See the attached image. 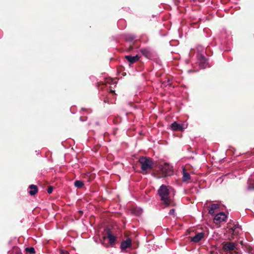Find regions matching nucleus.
I'll use <instances>...</instances> for the list:
<instances>
[{"instance_id":"1","label":"nucleus","mask_w":254,"mask_h":254,"mask_svg":"<svg viewBox=\"0 0 254 254\" xmlns=\"http://www.w3.org/2000/svg\"><path fill=\"white\" fill-rule=\"evenodd\" d=\"M158 194L161 197V200L164 202L165 204H169L171 199L170 196V191L168 187L164 185H162L158 190Z\"/></svg>"},{"instance_id":"2","label":"nucleus","mask_w":254,"mask_h":254,"mask_svg":"<svg viewBox=\"0 0 254 254\" xmlns=\"http://www.w3.org/2000/svg\"><path fill=\"white\" fill-rule=\"evenodd\" d=\"M159 178L171 176L173 174V167L168 163H164L159 166Z\"/></svg>"},{"instance_id":"3","label":"nucleus","mask_w":254,"mask_h":254,"mask_svg":"<svg viewBox=\"0 0 254 254\" xmlns=\"http://www.w3.org/2000/svg\"><path fill=\"white\" fill-rule=\"evenodd\" d=\"M139 161L141 165V169L142 171H147L152 169V162L150 159L141 157Z\"/></svg>"},{"instance_id":"4","label":"nucleus","mask_w":254,"mask_h":254,"mask_svg":"<svg viewBox=\"0 0 254 254\" xmlns=\"http://www.w3.org/2000/svg\"><path fill=\"white\" fill-rule=\"evenodd\" d=\"M188 127V124L186 123L178 124L175 122L171 125V128L173 131H183Z\"/></svg>"},{"instance_id":"5","label":"nucleus","mask_w":254,"mask_h":254,"mask_svg":"<svg viewBox=\"0 0 254 254\" xmlns=\"http://www.w3.org/2000/svg\"><path fill=\"white\" fill-rule=\"evenodd\" d=\"M227 218V216L225 213L220 212L215 216L213 222L215 224L218 225L223 222L226 221Z\"/></svg>"},{"instance_id":"6","label":"nucleus","mask_w":254,"mask_h":254,"mask_svg":"<svg viewBox=\"0 0 254 254\" xmlns=\"http://www.w3.org/2000/svg\"><path fill=\"white\" fill-rule=\"evenodd\" d=\"M231 223L229 222L227 224V228L229 229V233L233 235H236L239 233V230H240V226L239 224H234L233 227H231Z\"/></svg>"},{"instance_id":"7","label":"nucleus","mask_w":254,"mask_h":254,"mask_svg":"<svg viewBox=\"0 0 254 254\" xmlns=\"http://www.w3.org/2000/svg\"><path fill=\"white\" fill-rule=\"evenodd\" d=\"M198 63L200 67L202 68H205L209 66L207 59L202 55L198 56Z\"/></svg>"},{"instance_id":"8","label":"nucleus","mask_w":254,"mask_h":254,"mask_svg":"<svg viewBox=\"0 0 254 254\" xmlns=\"http://www.w3.org/2000/svg\"><path fill=\"white\" fill-rule=\"evenodd\" d=\"M131 247V240L130 238L127 239L126 241L122 242L120 246V248L122 251H125L127 248H129Z\"/></svg>"},{"instance_id":"9","label":"nucleus","mask_w":254,"mask_h":254,"mask_svg":"<svg viewBox=\"0 0 254 254\" xmlns=\"http://www.w3.org/2000/svg\"><path fill=\"white\" fill-rule=\"evenodd\" d=\"M235 248V245L233 243L227 242L223 245V250L225 252L233 251Z\"/></svg>"},{"instance_id":"10","label":"nucleus","mask_w":254,"mask_h":254,"mask_svg":"<svg viewBox=\"0 0 254 254\" xmlns=\"http://www.w3.org/2000/svg\"><path fill=\"white\" fill-rule=\"evenodd\" d=\"M204 237L203 232L198 233L194 237H191V241L194 243H198Z\"/></svg>"},{"instance_id":"11","label":"nucleus","mask_w":254,"mask_h":254,"mask_svg":"<svg viewBox=\"0 0 254 254\" xmlns=\"http://www.w3.org/2000/svg\"><path fill=\"white\" fill-rule=\"evenodd\" d=\"M107 237L109 239V241L111 245L114 246L116 243V237L112 234V233L110 230H108Z\"/></svg>"},{"instance_id":"12","label":"nucleus","mask_w":254,"mask_h":254,"mask_svg":"<svg viewBox=\"0 0 254 254\" xmlns=\"http://www.w3.org/2000/svg\"><path fill=\"white\" fill-rule=\"evenodd\" d=\"M129 211L131 213L136 216L140 215L142 212V210L140 207H130Z\"/></svg>"},{"instance_id":"13","label":"nucleus","mask_w":254,"mask_h":254,"mask_svg":"<svg viewBox=\"0 0 254 254\" xmlns=\"http://www.w3.org/2000/svg\"><path fill=\"white\" fill-rule=\"evenodd\" d=\"M126 59L131 64H133L139 59V57L138 55L134 56H126Z\"/></svg>"},{"instance_id":"14","label":"nucleus","mask_w":254,"mask_h":254,"mask_svg":"<svg viewBox=\"0 0 254 254\" xmlns=\"http://www.w3.org/2000/svg\"><path fill=\"white\" fill-rule=\"evenodd\" d=\"M141 52L143 56L148 59H150L152 57V53L148 49H143L141 50Z\"/></svg>"},{"instance_id":"15","label":"nucleus","mask_w":254,"mask_h":254,"mask_svg":"<svg viewBox=\"0 0 254 254\" xmlns=\"http://www.w3.org/2000/svg\"><path fill=\"white\" fill-rule=\"evenodd\" d=\"M38 191V189L35 185H31L29 186V193L31 195H35Z\"/></svg>"},{"instance_id":"16","label":"nucleus","mask_w":254,"mask_h":254,"mask_svg":"<svg viewBox=\"0 0 254 254\" xmlns=\"http://www.w3.org/2000/svg\"><path fill=\"white\" fill-rule=\"evenodd\" d=\"M248 190H254V179H251L249 181Z\"/></svg>"},{"instance_id":"17","label":"nucleus","mask_w":254,"mask_h":254,"mask_svg":"<svg viewBox=\"0 0 254 254\" xmlns=\"http://www.w3.org/2000/svg\"><path fill=\"white\" fill-rule=\"evenodd\" d=\"M190 179V174L185 172V170L183 171V180L184 182H187L188 180Z\"/></svg>"},{"instance_id":"18","label":"nucleus","mask_w":254,"mask_h":254,"mask_svg":"<svg viewBox=\"0 0 254 254\" xmlns=\"http://www.w3.org/2000/svg\"><path fill=\"white\" fill-rule=\"evenodd\" d=\"M9 254H22L20 250L18 248H14L10 251Z\"/></svg>"},{"instance_id":"19","label":"nucleus","mask_w":254,"mask_h":254,"mask_svg":"<svg viewBox=\"0 0 254 254\" xmlns=\"http://www.w3.org/2000/svg\"><path fill=\"white\" fill-rule=\"evenodd\" d=\"M83 183L82 181H76L75 182H74V186L76 187V188H81V187H82L83 186Z\"/></svg>"},{"instance_id":"20","label":"nucleus","mask_w":254,"mask_h":254,"mask_svg":"<svg viewBox=\"0 0 254 254\" xmlns=\"http://www.w3.org/2000/svg\"><path fill=\"white\" fill-rule=\"evenodd\" d=\"M25 251L26 252L29 253L31 254H35V251L33 247H28L25 249Z\"/></svg>"},{"instance_id":"21","label":"nucleus","mask_w":254,"mask_h":254,"mask_svg":"<svg viewBox=\"0 0 254 254\" xmlns=\"http://www.w3.org/2000/svg\"><path fill=\"white\" fill-rule=\"evenodd\" d=\"M207 206H225L224 205H221V204L218 203H214L210 202V204H208Z\"/></svg>"},{"instance_id":"22","label":"nucleus","mask_w":254,"mask_h":254,"mask_svg":"<svg viewBox=\"0 0 254 254\" xmlns=\"http://www.w3.org/2000/svg\"><path fill=\"white\" fill-rule=\"evenodd\" d=\"M216 207H210V209L209 210V213L213 215L215 212V208Z\"/></svg>"},{"instance_id":"23","label":"nucleus","mask_w":254,"mask_h":254,"mask_svg":"<svg viewBox=\"0 0 254 254\" xmlns=\"http://www.w3.org/2000/svg\"><path fill=\"white\" fill-rule=\"evenodd\" d=\"M175 209H172L170 210L169 214L171 215L175 216Z\"/></svg>"},{"instance_id":"24","label":"nucleus","mask_w":254,"mask_h":254,"mask_svg":"<svg viewBox=\"0 0 254 254\" xmlns=\"http://www.w3.org/2000/svg\"><path fill=\"white\" fill-rule=\"evenodd\" d=\"M60 253V254H69L68 251L64 250H61Z\"/></svg>"},{"instance_id":"25","label":"nucleus","mask_w":254,"mask_h":254,"mask_svg":"<svg viewBox=\"0 0 254 254\" xmlns=\"http://www.w3.org/2000/svg\"><path fill=\"white\" fill-rule=\"evenodd\" d=\"M47 191L49 193H51L53 191V188L52 187H49Z\"/></svg>"},{"instance_id":"26","label":"nucleus","mask_w":254,"mask_h":254,"mask_svg":"<svg viewBox=\"0 0 254 254\" xmlns=\"http://www.w3.org/2000/svg\"><path fill=\"white\" fill-rule=\"evenodd\" d=\"M78 213L79 214V217H80V216L82 215V214H83V211H81V210H79V211H78Z\"/></svg>"},{"instance_id":"27","label":"nucleus","mask_w":254,"mask_h":254,"mask_svg":"<svg viewBox=\"0 0 254 254\" xmlns=\"http://www.w3.org/2000/svg\"><path fill=\"white\" fill-rule=\"evenodd\" d=\"M252 251V250H249V253H250V254H253V253L252 252V251Z\"/></svg>"},{"instance_id":"28","label":"nucleus","mask_w":254,"mask_h":254,"mask_svg":"<svg viewBox=\"0 0 254 254\" xmlns=\"http://www.w3.org/2000/svg\"><path fill=\"white\" fill-rule=\"evenodd\" d=\"M103 238L104 240H105V239H106V237H105V236H104V237H103Z\"/></svg>"}]
</instances>
